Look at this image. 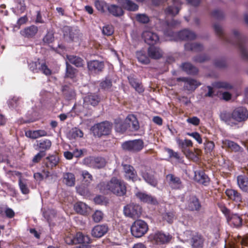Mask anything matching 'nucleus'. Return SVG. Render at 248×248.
<instances>
[{
	"label": "nucleus",
	"mask_w": 248,
	"mask_h": 248,
	"mask_svg": "<svg viewBox=\"0 0 248 248\" xmlns=\"http://www.w3.org/2000/svg\"><path fill=\"white\" fill-rule=\"evenodd\" d=\"M216 35L221 40L236 45L240 50L242 58L248 61V51L246 48L248 38L240 34V32H233L231 37L227 36L226 32H215Z\"/></svg>",
	"instance_id": "1"
},
{
	"label": "nucleus",
	"mask_w": 248,
	"mask_h": 248,
	"mask_svg": "<svg viewBox=\"0 0 248 248\" xmlns=\"http://www.w3.org/2000/svg\"><path fill=\"white\" fill-rule=\"evenodd\" d=\"M167 41H188L196 38L195 32H164Z\"/></svg>",
	"instance_id": "2"
},
{
	"label": "nucleus",
	"mask_w": 248,
	"mask_h": 248,
	"mask_svg": "<svg viewBox=\"0 0 248 248\" xmlns=\"http://www.w3.org/2000/svg\"><path fill=\"white\" fill-rule=\"evenodd\" d=\"M118 179L117 177H113L108 182H101L98 185L100 192L104 194L113 193L117 196V194L121 193L123 190L120 191L115 189V186H118Z\"/></svg>",
	"instance_id": "3"
},
{
	"label": "nucleus",
	"mask_w": 248,
	"mask_h": 248,
	"mask_svg": "<svg viewBox=\"0 0 248 248\" xmlns=\"http://www.w3.org/2000/svg\"><path fill=\"white\" fill-rule=\"evenodd\" d=\"M148 230L147 223L141 219L135 220L130 228L132 235L136 238H140L144 236Z\"/></svg>",
	"instance_id": "4"
},
{
	"label": "nucleus",
	"mask_w": 248,
	"mask_h": 248,
	"mask_svg": "<svg viewBox=\"0 0 248 248\" xmlns=\"http://www.w3.org/2000/svg\"><path fill=\"white\" fill-rule=\"evenodd\" d=\"M149 238L152 243L160 245L169 243L172 239V236L169 233L157 231L151 234Z\"/></svg>",
	"instance_id": "5"
},
{
	"label": "nucleus",
	"mask_w": 248,
	"mask_h": 248,
	"mask_svg": "<svg viewBox=\"0 0 248 248\" xmlns=\"http://www.w3.org/2000/svg\"><path fill=\"white\" fill-rule=\"evenodd\" d=\"M124 150L131 153H138L141 151L144 147V142L141 139L125 141L122 144Z\"/></svg>",
	"instance_id": "6"
},
{
	"label": "nucleus",
	"mask_w": 248,
	"mask_h": 248,
	"mask_svg": "<svg viewBox=\"0 0 248 248\" xmlns=\"http://www.w3.org/2000/svg\"><path fill=\"white\" fill-rule=\"evenodd\" d=\"M111 124L108 121H105L96 124L92 129L95 136L101 137L102 136L108 135L111 132Z\"/></svg>",
	"instance_id": "7"
},
{
	"label": "nucleus",
	"mask_w": 248,
	"mask_h": 248,
	"mask_svg": "<svg viewBox=\"0 0 248 248\" xmlns=\"http://www.w3.org/2000/svg\"><path fill=\"white\" fill-rule=\"evenodd\" d=\"M124 213L126 217L133 218H138L141 214V207L137 204H127L124 207Z\"/></svg>",
	"instance_id": "8"
},
{
	"label": "nucleus",
	"mask_w": 248,
	"mask_h": 248,
	"mask_svg": "<svg viewBox=\"0 0 248 248\" xmlns=\"http://www.w3.org/2000/svg\"><path fill=\"white\" fill-rule=\"evenodd\" d=\"M84 164L94 169H100L105 166V159L100 157L89 156L85 158Z\"/></svg>",
	"instance_id": "9"
},
{
	"label": "nucleus",
	"mask_w": 248,
	"mask_h": 248,
	"mask_svg": "<svg viewBox=\"0 0 248 248\" xmlns=\"http://www.w3.org/2000/svg\"><path fill=\"white\" fill-rule=\"evenodd\" d=\"M232 117L237 122H245L248 119V111L243 107L237 108L232 112Z\"/></svg>",
	"instance_id": "10"
},
{
	"label": "nucleus",
	"mask_w": 248,
	"mask_h": 248,
	"mask_svg": "<svg viewBox=\"0 0 248 248\" xmlns=\"http://www.w3.org/2000/svg\"><path fill=\"white\" fill-rule=\"evenodd\" d=\"M202 207L200 200L197 196H192L189 198L187 202L186 209L190 212H199Z\"/></svg>",
	"instance_id": "11"
},
{
	"label": "nucleus",
	"mask_w": 248,
	"mask_h": 248,
	"mask_svg": "<svg viewBox=\"0 0 248 248\" xmlns=\"http://www.w3.org/2000/svg\"><path fill=\"white\" fill-rule=\"evenodd\" d=\"M176 80L178 82L182 81L185 82L184 89L188 91H194L201 85V83L196 80L188 78L180 77L177 78Z\"/></svg>",
	"instance_id": "12"
},
{
	"label": "nucleus",
	"mask_w": 248,
	"mask_h": 248,
	"mask_svg": "<svg viewBox=\"0 0 248 248\" xmlns=\"http://www.w3.org/2000/svg\"><path fill=\"white\" fill-rule=\"evenodd\" d=\"M135 196L141 202L152 205H157V199L150 194L145 192L138 191L135 193Z\"/></svg>",
	"instance_id": "13"
},
{
	"label": "nucleus",
	"mask_w": 248,
	"mask_h": 248,
	"mask_svg": "<svg viewBox=\"0 0 248 248\" xmlns=\"http://www.w3.org/2000/svg\"><path fill=\"white\" fill-rule=\"evenodd\" d=\"M123 166L125 177L127 180L134 182L140 180L138 177L137 171L133 166L128 164L123 165Z\"/></svg>",
	"instance_id": "14"
},
{
	"label": "nucleus",
	"mask_w": 248,
	"mask_h": 248,
	"mask_svg": "<svg viewBox=\"0 0 248 248\" xmlns=\"http://www.w3.org/2000/svg\"><path fill=\"white\" fill-rule=\"evenodd\" d=\"M103 97L98 93H90L85 97L84 101L93 107L97 106L103 100Z\"/></svg>",
	"instance_id": "15"
},
{
	"label": "nucleus",
	"mask_w": 248,
	"mask_h": 248,
	"mask_svg": "<svg viewBox=\"0 0 248 248\" xmlns=\"http://www.w3.org/2000/svg\"><path fill=\"white\" fill-rule=\"evenodd\" d=\"M166 179L169 186L172 189H181L184 187L180 178L172 174H169L166 176Z\"/></svg>",
	"instance_id": "16"
},
{
	"label": "nucleus",
	"mask_w": 248,
	"mask_h": 248,
	"mask_svg": "<svg viewBox=\"0 0 248 248\" xmlns=\"http://www.w3.org/2000/svg\"><path fill=\"white\" fill-rule=\"evenodd\" d=\"M142 38L150 46H154L159 41V36L155 32H142Z\"/></svg>",
	"instance_id": "17"
},
{
	"label": "nucleus",
	"mask_w": 248,
	"mask_h": 248,
	"mask_svg": "<svg viewBox=\"0 0 248 248\" xmlns=\"http://www.w3.org/2000/svg\"><path fill=\"white\" fill-rule=\"evenodd\" d=\"M127 79L130 86L139 93L144 92V88L141 82L134 75H130L127 77Z\"/></svg>",
	"instance_id": "18"
},
{
	"label": "nucleus",
	"mask_w": 248,
	"mask_h": 248,
	"mask_svg": "<svg viewBox=\"0 0 248 248\" xmlns=\"http://www.w3.org/2000/svg\"><path fill=\"white\" fill-rule=\"evenodd\" d=\"M126 121L127 124V127L129 128L130 131L136 132L139 130L140 127L139 122L135 115H128L126 118Z\"/></svg>",
	"instance_id": "19"
},
{
	"label": "nucleus",
	"mask_w": 248,
	"mask_h": 248,
	"mask_svg": "<svg viewBox=\"0 0 248 248\" xmlns=\"http://www.w3.org/2000/svg\"><path fill=\"white\" fill-rule=\"evenodd\" d=\"M108 231L107 224L97 225L92 230V235L93 237L101 238L105 235Z\"/></svg>",
	"instance_id": "20"
},
{
	"label": "nucleus",
	"mask_w": 248,
	"mask_h": 248,
	"mask_svg": "<svg viewBox=\"0 0 248 248\" xmlns=\"http://www.w3.org/2000/svg\"><path fill=\"white\" fill-rule=\"evenodd\" d=\"M117 2L123 9L130 12H135L138 10L139 6L132 0H118Z\"/></svg>",
	"instance_id": "21"
},
{
	"label": "nucleus",
	"mask_w": 248,
	"mask_h": 248,
	"mask_svg": "<svg viewBox=\"0 0 248 248\" xmlns=\"http://www.w3.org/2000/svg\"><path fill=\"white\" fill-rule=\"evenodd\" d=\"M205 239L200 233L196 232L192 235L190 243L192 248H203Z\"/></svg>",
	"instance_id": "22"
},
{
	"label": "nucleus",
	"mask_w": 248,
	"mask_h": 248,
	"mask_svg": "<svg viewBox=\"0 0 248 248\" xmlns=\"http://www.w3.org/2000/svg\"><path fill=\"white\" fill-rule=\"evenodd\" d=\"M87 67L88 70L91 72L97 73L103 71L104 68V64L103 62L93 60L88 62Z\"/></svg>",
	"instance_id": "23"
},
{
	"label": "nucleus",
	"mask_w": 248,
	"mask_h": 248,
	"mask_svg": "<svg viewBox=\"0 0 248 248\" xmlns=\"http://www.w3.org/2000/svg\"><path fill=\"white\" fill-rule=\"evenodd\" d=\"M225 193L229 200L239 204L242 202V195L236 190L228 188L225 190Z\"/></svg>",
	"instance_id": "24"
},
{
	"label": "nucleus",
	"mask_w": 248,
	"mask_h": 248,
	"mask_svg": "<svg viewBox=\"0 0 248 248\" xmlns=\"http://www.w3.org/2000/svg\"><path fill=\"white\" fill-rule=\"evenodd\" d=\"M194 179L198 183L201 184L205 186L209 185L210 179L208 176L202 170H200L195 172Z\"/></svg>",
	"instance_id": "25"
},
{
	"label": "nucleus",
	"mask_w": 248,
	"mask_h": 248,
	"mask_svg": "<svg viewBox=\"0 0 248 248\" xmlns=\"http://www.w3.org/2000/svg\"><path fill=\"white\" fill-rule=\"evenodd\" d=\"M141 176L143 180L152 186L156 187L157 186L158 179L154 174L144 172L142 173Z\"/></svg>",
	"instance_id": "26"
},
{
	"label": "nucleus",
	"mask_w": 248,
	"mask_h": 248,
	"mask_svg": "<svg viewBox=\"0 0 248 248\" xmlns=\"http://www.w3.org/2000/svg\"><path fill=\"white\" fill-rule=\"evenodd\" d=\"M237 184L240 189L248 193V177L244 175H239L237 177Z\"/></svg>",
	"instance_id": "27"
},
{
	"label": "nucleus",
	"mask_w": 248,
	"mask_h": 248,
	"mask_svg": "<svg viewBox=\"0 0 248 248\" xmlns=\"http://www.w3.org/2000/svg\"><path fill=\"white\" fill-rule=\"evenodd\" d=\"M227 221L234 227L240 228L242 225V218L237 214H232L227 218Z\"/></svg>",
	"instance_id": "28"
},
{
	"label": "nucleus",
	"mask_w": 248,
	"mask_h": 248,
	"mask_svg": "<svg viewBox=\"0 0 248 248\" xmlns=\"http://www.w3.org/2000/svg\"><path fill=\"white\" fill-rule=\"evenodd\" d=\"M108 12L115 17H120L123 16L124 12L121 6L110 4L108 7Z\"/></svg>",
	"instance_id": "29"
},
{
	"label": "nucleus",
	"mask_w": 248,
	"mask_h": 248,
	"mask_svg": "<svg viewBox=\"0 0 248 248\" xmlns=\"http://www.w3.org/2000/svg\"><path fill=\"white\" fill-rule=\"evenodd\" d=\"M173 4L175 5V7L170 6H168L165 10V12L167 14L175 16L178 14L180 8L179 6H180L182 4V2L180 0H172Z\"/></svg>",
	"instance_id": "30"
},
{
	"label": "nucleus",
	"mask_w": 248,
	"mask_h": 248,
	"mask_svg": "<svg viewBox=\"0 0 248 248\" xmlns=\"http://www.w3.org/2000/svg\"><path fill=\"white\" fill-rule=\"evenodd\" d=\"M148 54L149 58L153 59H159L162 56V51L157 47L150 46L148 48Z\"/></svg>",
	"instance_id": "31"
},
{
	"label": "nucleus",
	"mask_w": 248,
	"mask_h": 248,
	"mask_svg": "<svg viewBox=\"0 0 248 248\" xmlns=\"http://www.w3.org/2000/svg\"><path fill=\"white\" fill-rule=\"evenodd\" d=\"M138 61L143 64H148L150 62L148 54L145 50L142 49L137 51L136 53Z\"/></svg>",
	"instance_id": "32"
},
{
	"label": "nucleus",
	"mask_w": 248,
	"mask_h": 248,
	"mask_svg": "<svg viewBox=\"0 0 248 248\" xmlns=\"http://www.w3.org/2000/svg\"><path fill=\"white\" fill-rule=\"evenodd\" d=\"M62 182L68 186H73L75 185L76 178L75 175L71 172L63 173Z\"/></svg>",
	"instance_id": "33"
},
{
	"label": "nucleus",
	"mask_w": 248,
	"mask_h": 248,
	"mask_svg": "<svg viewBox=\"0 0 248 248\" xmlns=\"http://www.w3.org/2000/svg\"><path fill=\"white\" fill-rule=\"evenodd\" d=\"M74 209L77 213L81 215H87L90 208L85 203L79 202L74 205Z\"/></svg>",
	"instance_id": "34"
},
{
	"label": "nucleus",
	"mask_w": 248,
	"mask_h": 248,
	"mask_svg": "<svg viewBox=\"0 0 248 248\" xmlns=\"http://www.w3.org/2000/svg\"><path fill=\"white\" fill-rule=\"evenodd\" d=\"M46 165L48 168L52 169L56 167L59 162V157L57 155H49L46 158Z\"/></svg>",
	"instance_id": "35"
},
{
	"label": "nucleus",
	"mask_w": 248,
	"mask_h": 248,
	"mask_svg": "<svg viewBox=\"0 0 248 248\" xmlns=\"http://www.w3.org/2000/svg\"><path fill=\"white\" fill-rule=\"evenodd\" d=\"M182 70L188 75H196L199 72L198 69L189 62H185L182 64Z\"/></svg>",
	"instance_id": "36"
},
{
	"label": "nucleus",
	"mask_w": 248,
	"mask_h": 248,
	"mask_svg": "<svg viewBox=\"0 0 248 248\" xmlns=\"http://www.w3.org/2000/svg\"><path fill=\"white\" fill-rule=\"evenodd\" d=\"M114 128L116 132L121 134L124 133L127 129V124L120 119H115L114 121Z\"/></svg>",
	"instance_id": "37"
},
{
	"label": "nucleus",
	"mask_w": 248,
	"mask_h": 248,
	"mask_svg": "<svg viewBox=\"0 0 248 248\" xmlns=\"http://www.w3.org/2000/svg\"><path fill=\"white\" fill-rule=\"evenodd\" d=\"M75 242L76 244L91 243V239L88 235H85L81 232H78L75 235Z\"/></svg>",
	"instance_id": "38"
},
{
	"label": "nucleus",
	"mask_w": 248,
	"mask_h": 248,
	"mask_svg": "<svg viewBox=\"0 0 248 248\" xmlns=\"http://www.w3.org/2000/svg\"><path fill=\"white\" fill-rule=\"evenodd\" d=\"M67 58L69 62L77 67H83L84 60L80 57L74 55H67Z\"/></svg>",
	"instance_id": "39"
},
{
	"label": "nucleus",
	"mask_w": 248,
	"mask_h": 248,
	"mask_svg": "<svg viewBox=\"0 0 248 248\" xmlns=\"http://www.w3.org/2000/svg\"><path fill=\"white\" fill-rule=\"evenodd\" d=\"M16 6L15 8H13V12L16 15H19L23 13L26 9L25 0H16Z\"/></svg>",
	"instance_id": "40"
},
{
	"label": "nucleus",
	"mask_w": 248,
	"mask_h": 248,
	"mask_svg": "<svg viewBox=\"0 0 248 248\" xmlns=\"http://www.w3.org/2000/svg\"><path fill=\"white\" fill-rule=\"evenodd\" d=\"M222 143L224 146L231 149L232 151L239 152L241 149V147L238 144L229 140H223Z\"/></svg>",
	"instance_id": "41"
},
{
	"label": "nucleus",
	"mask_w": 248,
	"mask_h": 248,
	"mask_svg": "<svg viewBox=\"0 0 248 248\" xmlns=\"http://www.w3.org/2000/svg\"><path fill=\"white\" fill-rule=\"evenodd\" d=\"M94 4L96 9L102 13H104L109 5L104 0H95Z\"/></svg>",
	"instance_id": "42"
},
{
	"label": "nucleus",
	"mask_w": 248,
	"mask_h": 248,
	"mask_svg": "<svg viewBox=\"0 0 248 248\" xmlns=\"http://www.w3.org/2000/svg\"><path fill=\"white\" fill-rule=\"evenodd\" d=\"M185 48L186 50L195 52H201L203 49V46L198 43H186L185 45Z\"/></svg>",
	"instance_id": "43"
},
{
	"label": "nucleus",
	"mask_w": 248,
	"mask_h": 248,
	"mask_svg": "<svg viewBox=\"0 0 248 248\" xmlns=\"http://www.w3.org/2000/svg\"><path fill=\"white\" fill-rule=\"evenodd\" d=\"M51 142L49 140L46 139L42 141H40L38 143L37 146L40 149V151H43L44 154L46 155V151L49 150L51 146Z\"/></svg>",
	"instance_id": "44"
},
{
	"label": "nucleus",
	"mask_w": 248,
	"mask_h": 248,
	"mask_svg": "<svg viewBox=\"0 0 248 248\" xmlns=\"http://www.w3.org/2000/svg\"><path fill=\"white\" fill-rule=\"evenodd\" d=\"M63 38L68 42L78 41V37L75 32H64Z\"/></svg>",
	"instance_id": "45"
},
{
	"label": "nucleus",
	"mask_w": 248,
	"mask_h": 248,
	"mask_svg": "<svg viewBox=\"0 0 248 248\" xmlns=\"http://www.w3.org/2000/svg\"><path fill=\"white\" fill-rule=\"evenodd\" d=\"M117 185L115 186V189L118 191H120L121 189L123 190L121 193L117 194V196L122 197L125 195L126 193V186L124 182L121 179H118V182Z\"/></svg>",
	"instance_id": "46"
},
{
	"label": "nucleus",
	"mask_w": 248,
	"mask_h": 248,
	"mask_svg": "<svg viewBox=\"0 0 248 248\" xmlns=\"http://www.w3.org/2000/svg\"><path fill=\"white\" fill-rule=\"evenodd\" d=\"M112 86V80L108 78H106L104 80L101 81L99 83L100 88L105 91H108Z\"/></svg>",
	"instance_id": "47"
},
{
	"label": "nucleus",
	"mask_w": 248,
	"mask_h": 248,
	"mask_svg": "<svg viewBox=\"0 0 248 248\" xmlns=\"http://www.w3.org/2000/svg\"><path fill=\"white\" fill-rule=\"evenodd\" d=\"M66 73L65 78H73L75 77L77 69L71 66L68 62H66Z\"/></svg>",
	"instance_id": "48"
},
{
	"label": "nucleus",
	"mask_w": 248,
	"mask_h": 248,
	"mask_svg": "<svg viewBox=\"0 0 248 248\" xmlns=\"http://www.w3.org/2000/svg\"><path fill=\"white\" fill-rule=\"evenodd\" d=\"M164 150L168 153L169 159H174L178 162L180 161L181 158L180 154L178 152H175L172 149L169 148H165Z\"/></svg>",
	"instance_id": "49"
},
{
	"label": "nucleus",
	"mask_w": 248,
	"mask_h": 248,
	"mask_svg": "<svg viewBox=\"0 0 248 248\" xmlns=\"http://www.w3.org/2000/svg\"><path fill=\"white\" fill-rule=\"evenodd\" d=\"M176 142L179 147L182 149L193 146L192 141L188 139H186L184 140H183L179 138H177L176 139Z\"/></svg>",
	"instance_id": "50"
},
{
	"label": "nucleus",
	"mask_w": 248,
	"mask_h": 248,
	"mask_svg": "<svg viewBox=\"0 0 248 248\" xmlns=\"http://www.w3.org/2000/svg\"><path fill=\"white\" fill-rule=\"evenodd\" d=\"M69 136L72 139H76L77 138H81L83 136V133L82 130L78 128H73L69 133Z\"/></svg>",
	"instance_id": "51"
},
{
	"label": "nucleus",
	"mask_w": 248,
	"mask_h": 248,
	"mask_svg": "<svg viewBox=\"0 0 248 248\" xmlns=\"http://www.w3.org/2000/svg\"><path fill=\"white\" fill-rule=\"evenodd\" d=\"M175 217V213L173 212H166L162 214V219L169 224H172Z\"/></svg>",
	"instance_id": "52"
},
{
	"label": "nucleus",
	"mask_w": 248,
	"mask_h": 248,
	"mask_svg": "<svg viewBox=\"0 0 248 248\" xmlns=\"http://www.w3.org/2000/svg\"><path fill=\"white\" fill-rule=\"evenodd\" d=\"M136 20L141 23L147 24L149 23L150 18L145 14H138L136 15Z\"/></svg>",
	"instance_id": "53"
},
{
	"label": "nucleus",
	"mask_w": 248,
	"mask_h": 248,
	"mask_svg": "<svg viewBox=\"0 0 248 248\" xmlns=\"http://www.w3.org/2000/svg\"><path fill=\"white\" fill-rule=\"evenodd\" d=\"M18 185L21 192L24 194H27L30 192V189L27 186L26 182L21 179L18 180Z\"/></svg>",
	"instance_id": "54"
},
{
	"label": "nucleus",
	"mask_w": 248,
	"mask_h": 248,
	"mask_svg": "<svg viewBox=\"0 0 248 248\" xmlns=\"http://www.w3.org/2000/svg\"><path fill=\"white\" fill-rule=\"evenodd\" d=\"M39 68V71L42 72L46 76H50L52 74L51 70L48 67L45 62L41 63Z\"/></svg>",
	"instance_id": "55"
},
{
	"label": "nucleus",
	"mask_w": 248,
	"mask_h": 248,
	"mask_svg": "<svg viewBox=\"0 0 248 248\" xmlns=\"http://www.w3.org/2000/svg\"><path fill=\"white\" fill-rule=\"evenodd\" d=\"M209 56L207 55H199L193 58V61L197 62L202 63L209 60Z\"/></svg>",
	"instance_id": "56"
},
{
	"label": "nucleus",
	"mask_w": 248,
	"mask_h": 248,
	"mask_svg": "<svg viewBox=\"0 0 248 248\" xmlns=\"http://www.w3.org/2000/svg\"><path fill=\"white\" fill-rule=\"evenodd\" d=\"M214 86L217 88H224L225 89H231L232 88V85L226 82H217Z\"/></svg>",
	"instance_id": "57"
},
{
	"label": "nucleus",
	"mask_w": 248,
	"mask_h": 248,
	"mask_svg": "<svg viewBox=\"0 0 248 248\" xmlns=\"http://www.w3.org/2000/svg\"><path fill=\"white\" fill-rule=\"evenodd\" d=\"M92 217L93 221L98 223L103 219V213L100 211L97 210L94 213Z\"/></svg>",
	"instance_id": "58"
},
{
	"label": "nucleus",
	"mask_w": 248,
	"mask_h": 248,
	"mask_svg": "<svg viewBox=\"0 0 248 248\" xmlns=\"http://www.w3.org/2000/svg\"><path fill=\"white\" fill-rule=\"evenodd\" d=\"M40 64L41 63L39 61L31 62L29 64L30 68L33 73H38Z\"/></svg>",
	"instance_id": "59"
},
{
	"label": "nucleus",
	"mask_w": 248,
	"mask_h": 248,
	"mask_svg": "<svg viewBox=\"0 0 248 248\" xmlns=\"http://www.w3.org/2000/svg\"><path fill=\"white\" fill-rule=\"evenodd\" d=\"M218 207L222 213L225 215L226 219L232 214L230 210L228 209L224 204H218Z\"/></svg>",
	"instance_id": "60"
},
{
	"label": "nucleus",
	"mask_w": 248,
	"mask_h": 248,
	"mask_svg": "<svg viewBox=\"0 0 248 248\" xmlns=\"http://www.w3.org/2000/svg\"><path fill=\"white\" fill-rule=\"evenodd\" d=\"M54 40L53 32H47L45 36L43 38V42L45 43L50 44Z\"/></svg>",
	"instance_id": "61"
},
{
	"label": "nucleus",
	"mask_w": 248,
	"mask_h": 248,
	"mask_svg": "<svg viewBox=\"0 0 248 248\" xmlns=\"http://www.w3.org/2000/svg\"><path fill=\"white\" fill-rule=\"evenodd\" d=\"M81 174L83 178V179L86 180V182H87V185L90 184L91 182L93 181V176L88 171H82Z\"/></svg>",
	"instance_id": "62"
},
{
	"label": "nucleus",
	"mask_w": 248,
	"mask_h": 248,
	"mask_svg": "<svg viewBox=\"0 0 248 248\" xmlns=\"http://www.w3.org/2000/svg\"><path fill=\"white\" fill-rule=\"evenodd\" d=\"M43 151H39L32 158V162L34 164L38 163L40 162L42 158L45 156Z\"/></svg>",
	"instance_id": "63"
},
{
	"label": "nucleus",
	"mask_w": 248,
	"mask_h": 248,
	"mask_svg": "<svg viewBox=\"0 0 248 248\" xmlns=\"http://www.w3.org/2000/svg\"><path fill=\"white\" fill-rule=\"evenodd\" d=\"M187 135L193 137L199 144H202V140L200 134L197 132H194L192 133H187Z\"/></svg>",
	"instance_id": "64"
}]
</instances>
